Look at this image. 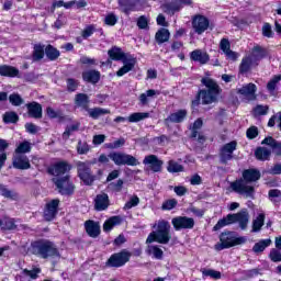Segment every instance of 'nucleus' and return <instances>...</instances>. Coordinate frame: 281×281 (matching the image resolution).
<instances>
[{"label":"nucleus","mask_w":281,"mask_h":281,"mask_svg":"<svg viewBox=\"0 0 281 281\" xmlns=\"http://www.w3.org/2000/svg\"><path fill=\"white\" fill-rule=\"evenodd\" d=\"M2 229H16V224H14V220H3V226Z\"/></svg>","instance_id":"obj_63"},{"label":"nucleus","mask_w":281,"mask_h":281,"mask_svg":"<svg viewBox=\"0 0 281 281\" xmlns=\"http://www.w3.org/2000/svg\"><path fill=\"white\" fill-rule=\"evenodd\" d=\"M117 23V15L115 13H108L104 18V24L113 27Z\"/></svg>","instance_id":"obj_54"},{"label":"nucleus","mask_w":281,"mask_h":281,"mask_svg":"<svg viewBox=\"0 0 281 281\" xmlns=\"http://www.w3.org/2000/svg\"><path fill=\"white\" fill-rule=\"evenodd\" d=\"M201 82L207 89L200 90L198 93L199 100H201L202 104H212V102H216V98H218V93H221V87H218V83L210 77L202 78Z\"/></svg>","instance_id":"obj_3"},{"label":"nucleus","mask_w":281,"mask_h":281,"mask_svg":"<svg viewBox=\"0 0 281 281\" xmlns=\"http://www.w3.org/2000/svg\"><path fill=\"white\" fill-rule=\"evenodd\" d=\"M58 205H60V200L54 199L50 200L44 210V218L45 221H54L56 215L58 214Z\"/></svg>","instance_id":"obj_17"},{"label":"nucleus","mask_w":281,"mask_h":281,"mask_svg":"<svg viewBox=\"0 0 281 281\" xmlns=\"http://www.w3.org/2000/svg\"><path fill=\"white\" fill-rule=\"evenodd\" d=\"M9 102L13 105V106H21V104H23V102H25L23 100L22 97H20L19 93H12L9 95Z\"/></svg>","instance_id":"obj_50"},{"label":"nucleus","mask_w":281,"mask_h":281,"mask_svg":"<svg viewBox=\"0 0 281 281\" xmlns=\"http://www.w3.org/2000/svg\"><path fill=\"white\" fill-rule=\"evenodd\" d=\"M0 76L4 78H24L27 82L36 80V76L32 71H0Z\"/></svg>","instance_id":"obj_21"},{"label":"nucleus","mask_w":281,"mask_h":281,"mask_svg":"<svg viewBox=\"0 0 281 281\" xmlns=\"http://www.w3.org/2000/svg\"><path fill=\"white\" fill-rule=\"evenodd\" d=\"M255 157L258 161H269V159H271V149L267 147H258L255 150Z\"/></svg>","instance_id":"obj_27"},{"label":"nucleus","mask_w":281,"mask_h":281,"mask_svg":"<svg viewBox=\"0 0 281 281\" xmlns=\"http://www.w3.org/2000/svg\"><path fill=\"white\" fill-rule=\"evenodd\" d=\"M269 245H271V239H261L259 243L255 244L252 251H255V254H262Z\"/></svg>","instance_id":"obj_39"},{"label":"nucleus","mask_w":281,"mask_h":281,"mask_svg":"<svg viewBox=\"0 0 281 281\" xmlns=\"http://www.w3.org/2000/svg\"><path fill=\"white\" fill-rule=\"evenodd\" d=\"M87 113L92 120H98L102 115H110L111 110L104 108H88Z\"/></svg>","instance_id":"obj_25"},{"label":"nucleus","mask_w":281,"mask_h":281,"mask_svg":"<svg viewBox=\"0 0 281 281\" xmlns=\"http://www.w3.org/2000/svg\"><path fill=\"white\" fill-rule=\"evenodd\" d=\"M90 147L87 142L79 140L77 144V153L78 155H87L89 153Z\"/></svg>","instance_id":"obj_52"},{"label":"nucleus","mask_w":281,"mask_h":281,"mask_svg":"<svg viewBox=\"0 0 281 281\" xmlns=\"http://www.w3.org/2000/svg\"><path fill=\"white\" fill-rule=\"evenodd\" d=\"M167 170L168 172L175 173V172H183L184 168H183V165H180L175 160H169Z\"/></svg>","instance_id":"obj_42"},{"label":"nucleus","mask_w":281,"mask_h":281,"mask_svg":"<svg viewBox=\"0 0 281 281\" xmlns=\"http://www.w3.org/2000/svg\"><path fill=\"white\" fill-rule=\"evenodd\" d=\"M82 78L86 82H90L91 85H95L100 81V72L98 71H85L82 74Z\"/></svg>","instance_id":"obj_34"},{"label":"nucleus","mask_w":281,"mask_h":281,"mask_svg":"<svg viewBox=\"0 0 281 281\" xmlns=\"http://www.w3.org/2000/svg\"><path fill=\"white\" fill-rule=\"evenodd\" d=\"M203 126V120L201 119H198L194 123H193V126H192V134H191V137L195 138L198 137L199 142H203L205 139V136H202L199 134V131H201Z\"/></svg>","instance_id":"obj_32"},{"label":"nucleus","mask_w":281,"mask_h":281,"mask_svg":"<svg viewBox=\"0 0 281 281\" xmlns=\"http://www.w3.org/2000/svg\"><path fill=\"white\" fill-rule=\"evenodd\" d=\"M31 150H32V143L24 140L16 146L13 155H25Z\"/></svg>","instance_id":"obj_35"},{"label":"nucleus","mask_w":281,"mask_h":281,"mask_svg":"<svg viewBox=\"0 0 281 281\" xmlns=\"http://www.w3.org/2000/svg\"><path fill=\"white\" fill-rule=\"evenodd\" d=\"M78 89V81L76 79H67V90L68 91H76Z\"/></svg>","instance_id":"obj_64"},{"label":"nucleus","mask_w":281,"mask_h":281,"mask_svg":"<svg viewBox=\"0 0 281 281\" xmlns=\"http://www.w3.org/2000/svg\"><path fill=\"white\" fill-rule=\"evenodd\" d=\"M194 218L188 216H177L171 220V225L176 232L181 229H194Z\"/></svg>","instance_id":"obj_13"},{"label":"nucleus","mask_w":281,"mask_h":281,"mask_svg":"<svg viewBox=\"0 0 281 281\" xmlns=\"http://www.w3.org/2000/svg\"><path fill=\"white\" fill-rule=\"evenodd\" d=\"M80 128V123H75L66 127L65 132L63 133L64 139H69L72 133H76Z\"/></svg>","instance_id":"obj_48"},{"label":"nucleus","mask_w":281,"mask_h":281,"mask_svg":"<svg viewBox=\"0 0 281 281\" xmlns=\"http://www.w3.org/2000/svg\"><path fill=\"white\" fill-rule=\"evenodd\" d=\"M187 115H188V111L179 110L178 112L172 113L168 117V120H169V122H175L176 124H179V122H183V120H186Z\"/></svg>","instance_id":"obj_37"},{"label":"nucleus","mask_w":281,"mask_h":281,"mask_svg":"<svg viewBox=\"0 0 281 281\" xmlns=\"http://www.w3.org/2000/svg\"><path fill=\"white\" fill-rule=\"evenodd\" d=\"M76 167L81 181H83L86 186H92L95 181V176L91 175V165L89 162L78 161Z\"/></svg>","instance_id":"obj_10"},{"label":"nucleus","mask_w":281,"mask_h":281,"mask_svg":"<svg viewBox=\"0 0 281 281\" xmlns=\"http://www.w3.org/2000/svg\"><path fill=\"white\" fill-rule=\"evenodd\" d=\"M46 115L49 117V120H63V117H65L61 110H55L52 106L46 108Z\"/></svg>","instance_id":"obj_40"},{"label":"nucleus","mask_w":281,"mask_h":281,"mask_svg":"<svg viewBox=\"0 0 281 281\" xmlns=\"http://www.w3.org/2000/svg\"><path fill=\"white\" fill-rule=\"evenodd\" d=\"M86 232L91 238H98V236H100V224L93 221H87Z\"/></svg>","instance_id":"obj_24"},{"label":"nucleus","mask_w":281,"mask_h":281,"mask_svg":"<svg viewBox=\"0 0 281 281\" xmlns=\"http://www.w3.org/2000/svg\"><path fill=\"white\" fill-rule=\"evenodd\" d=\"M238 143L236 140H232L223 145L220 149V161L222 164H227V161H232L234 159V150H236Z\"/></svg>","instance_id":"obj_12"},{"label":"nucleus","mask_w":281,"mask_h":281,"mask_svg":"<svg viewBox=\"0 0 281 281\" xmlns=\"http://www.w3.org/2000/svg\"><path fill=\"white\" fill-rule=\"evenodd\" d=\"M35 249L36 255L40 256V258H60L58 248H56V245L52 241H42L35 247Z\"/></svg>","instance_id":"obj_7"},{"label":"nucleus","mask_w":281,"mask_h":281,"mask_svg":"<svg viewBox=\"0 0 281 281\" xmlns=\"http://www.w3.org/2000/svg\"><path fill=\"white\" fill-rule=\"evenodd\" d=\"M0 194L1 196H4V199H11V201H16L19 199V193L8 189L4 184H0Z\"/></svg>","instance_id":"obj_33"},{"label":"nucleus","mask_w":281,"mask_h":281,"mask_svg":"<svg viewBox=\"0 0 281 281\" xmlns=\"http://www.w3.org/2000/svg\"><path fill=\"white\" fill-rule=\"evenodd\" d=\"M154 227H156V231H153L148 235L146 244L150 245L153 243H159L160 245H168L172 238L170 235V223H168V221L161 220L158 221Z\"/></svg>","instance_id":"obj_2"},{"label":"nucleus","mask_w":281,"mask_h":281,"mask_svg":"<svg viewBox=\"0 0 281 281\" xmlns=\"http://www.w3.org/2000/svg\"><path fill=\"white\" fill-rule=\"evenodd\" d=\"M69 170H71V165L65 161H60L50 167L48 172L55 178H63V175H66V172H69Z\"/></svg>","instance_id":"obj_20"},{"label":"nucleus","mask_w":281,"mask_h":281,"mask_svg":"<svg viewBox=\"0 0 281 281\" xmlns=\"http://www.w3.org/2000/svg\"><path fill=\"white\" fill-rule=\"evenodd\" d=\"M3 122L5 124H16L19 122V115L16 112H7L3 115Z\"/></svg>","instance_id":"obj_47"},{"label":"nucleus","mask_w":281,"mask_h":281,"mask_svg":"<svg viewBox=\"0 0 281 281\" xmlns=\"http://www.w3.org/2000/svg\"><path fill=\"white\" fill-rule=\"evenodd\" d=\"M256 91H258V88L254 83H247L237 89V93L241 95L243 100L246 102H254V100L258 98Z\"/></svg>","instance_id":"obj_14"},{"label":"nucleus","mask_w":281,"mask_h":281,"mask_svg":"<svg viewBox=\"0 0 281 281\" xmlns=\"http://www.w3.org/2000/svg\"><path fill=\"white\" fill-rule=\"evenodd\" d=\"M269 258L272 262H281V250L273 248L269 254Z\"/></svg>","instance_id":"obj_58"},{"label":"nucleus","mask_w":281,"mask_h":281,"mask_svg":"<svg viewBox=\"0 0 281 281\" xmlns=\"http://www.w3.org/2000/svg\"><path fill=\"white\" fill-rule=\"evenodd\" d=\"M246 243L247 237H238L236 233L226 232L221 234L220 243L215 245V249L216 251H223V249H229L237 245H245Z\"/></svg>","instance_id":"obj_6"},{"label":"nucleus","mask_w":281,"mask_h":281,"mask_svg":"<svg viewBox=\"0 0 281 281\" xmlns=\"http://www.w3.org/2000/svg\"><path fill=\"white\" fill-rule=\"evenodd\" d=\"M135 58H127L123 60V67L119 71H132L135 69Z\"/></svg>","instance_id":"obj_49"},{"label":"nucleus","mask_w":281,"mask_h":281,"mask_svg":"<svg viewBox=\"0 0 281 281\" xmlns=\"http://www.w3.org/2000/svg\"><path fill=\"white\" fill-rule=\"evenodd\" d=\"M233 223H238L240 229H247V225H249V212L241 210L238 213L228 214L226 217L220 220L213 229L214 232H218L225 225H233Z\"/></svg>","instance_id":"obj_5"},{"label":"nucleus","mask_w":281,"mask_h":281,"mask_svg":"<svg viewBox=\"0 0 281 281\" xmlns=\"http://www.w3.org/2000/svg\"><path fill=\"white\" fill-rule=\"evenodd\" d=\"M192 3V0H176L173 2H168L167 4L162 5L164 12L166 14H175L176 12H179L184 5H190Z\"/></svg>","instance_id":"obj_18"},{"label":"nucleus","mask_w":281,"mask_h":281,"mask_svg":"<svg viewBox=\"0 0 281 281\" xmlns=\"http://www.w3.org/2000/svg\"><path fill=\"white\" fill-rule=\"evenodd\" d=\"M110 205L109 201V194L106 193H100L94 199V207L98 210V212H102L104 210H108Z\"/></svg>","instance_id":"obj_22"},{"label":"nucleus","mask_w":281,"mask_h":281,"mask_svg":"<svg viewBox=\"0 0 281 281\" xmlns=\"http://www.w3.org/2000/svg\"><path fill=\"white\" fill-rule=\"evenodd\" d=\"M143 164L146 166L147 170H151V172H161L164 168V161L159 160V158L155 155L146 156Z\"/></svg>","instance_id":"obj_16"},{"label":"nucleus","mask_w":281,"mask_h":281,"mask_svg":"<svg viewBox=\"0 0 281 281\" xmlns=\"http://www.w3.org/2000/svg\"><path fill=\"white\" fill-rule=\"evenodd\" d=\"M191 60H195L196 63H201V65H205V63L210 60V55L203 50L196 49L191 53Z\"/></svg>","instance_id":"obj_28"},{"label":"nucleus","mask_w":281,"mask_h":281,"mask_svg":"<svg viewBox=\"0 0 281 281\" xmlns=\"http://www.w3.org/2000/svg\"><path fill=\"white\" fill-rule=\"evenodd\" d=\"M177 207V200H167L166 202L162 203L161 209L162 210H175Z\"/></svg>","instance_id":"obj_61"},{"label":"nucleus","mask_w":281,"mask_h":281,"mask_svg":"<svg viewBox=\"0 0 281 281\" xmlns=\"http://www.w3.org/2000/svg\"><path fill=\"white\" fill-rule=\"evenodd\" d=\"M111 60H124V58H126V55L124 54V52H122V48L120 47H112L109 52H108Z\"/></svg>","instance_id":"obj_36"},{"label":"nucleus","mask_w":281,"mask_h":281,"mask_svg":"<svg viewBox=\"0 0 281 281\" xmlns=\"http://www.w3.org/2000/svg\"><path fill=\"white\" fill-rule=\"evenodd\" d=\"M147 256H153L156 260H161L164 258V250L159 246L148 245L146 248Z\"/></svg>","instance_id":"obj_29"},{"label":"nucleus","mask_w":281,"mask_h":281,"mask_svg":"<svg viewBox=\"0 0 281 281\" xmlns=\"http://www.w3.org/2000/svg\"><path fill=\"white\" fill-rule=\"evenodd\" d=\"M156 41L157 43H167V41L170 40V31H168L167 29H160L157 33H156Z\"/></svg>","instance_id":"obj_38"},{"label":"nucleus","mask_w":281,"mask_h":281,"mask_svg":"<svg viewBox=\"0 0 281 281\" xmlns=\"http://www.w3.org/2000/svg\"><path fill=\"white\" fill-rule=\"evenodd\" d=\"M280 80H281V75H277L267 83V89L271 93V95H273L278 87V82H280Z\"/></svg>","instance_id":"obj_45"},{"label":"nucleus","mask_w":281,"mask_h":281,"mask_svg":"<svg viewBox=\"0 0 281 281\" xmlns=\"http://www.w3.org/2000/svg\"><path fill=\"white\" fill-rule=\"evenodd\" d=\"M132 254L127 250H122L112 255L105 262V267H124L128 260H131Z\"/></svg>","instance_id":"obj_11"},{"label":"nucleus","mask_w":281,"mask_h":281,"mask_svg":"<svg viewBox=\"0 0 281 281\" xmlns=\"http://www.w3.org/2000/svg\"><path fill=\"white\" fill-rule=\"evenodd\" d=\"M124 144H126V139L121 137V138L114 140L113 143L106 144V148H110V150H115L117 148H122V146H124Z\"/></svg>","instance_id":"obj_53"},{"label":"nucleus","mask_w":281,"mask_h":281,"mask_svg":"<svg viewBox=\"0 0 281 281\" xmlns=\"http://www.w3.org/2000/svg\"><path fill=\"white\" fill-rule=\"evenodd\" d=\"M192 27L195 34H203L210 27V20L201 14L194 15L192 18Z\"/></svg>","instance_id":"obj_15"},{"label":"nucleus","mask_w":281,"mask_h":281,"mask_svg":"<svg viewBox=\"0 0 281 281\" xmlns=\"http://www.w3.org/2000/svg\"><path fill=\"white\" fill-rule=\"evenodd\" d=\"M45 54H46L47 58H49V60H56L60 56V52L58 49L54 48V46H52V45H48L46 47Z\"/></svg>","instance_id":"obj_44"},{"label":"nucleus","mask_w":281,"mask_h":281,"mask_svg":"<svg viewBox=\"0 0 281 281\" xmlns=\"http://www.w3.org/2000/svg\"><path fill=\"white\" fill-rule=\"evenodd\" d=\"M122 223V217L120 215L110 217L104 224H103V232H111L115 226L120 225Z\"/></svg>","instance_id":"obj_30"},{"label":"nucleus","mask_w":281,"mask_h":281,"mask_svg":"<svg viewBox=\"0 0 281 281\" xmlns=\"http://www.w3.org/2000/svg\"><path fill=\"white\" fill-rule=\"evenodd\" d=\"M139 205V198L137 195H133L130 201H127L124 205V210H131L133 207H137Z\"/></svg>","instance_id":"obj_55"},{"label":"nucleus","mask_w":281,"mask_h":281,"mask_svg":"<svg viewBox=\"0 0 281 281\" xmlns=\"http://www.w3.org/2000/svg\"><path fill=\"white\" fill-rule=\"evenodd\" d=\"M44 57H45V46L41 44H35L32 53V60L34 61L43 60Z\"/></svg>","instance_id":"obj_31"},{"label":"nucleus","mask_w":281,"mask_h":281,"mask_svg":"<svg viewBox=\"0 0 281 281\" xmlns=\"http://www.w3.org/2000/svg\"><path fill=\"white\" fill-rule=\"evenodd\" d=\"M261 175L258 169H246L243 171L241 178L231 182V189L237 194H244L246 199H254L256 188L252 183L259 181Z\"/></svg>","instance_id":"obj_1"},{"label":"nucleus","mask_w":281,"mask_h":281,"mask_svg":"<svg viewBox=\"0 0 281 281\" xmlns=\"http://www.w3.org/2000/svg\"><path fill=\"white\" fill-rule=\"evenodd\" d=\"M146 117H148V113H142V112H136L133 113L128 116V122H142V120H146Z\"/></svg>","instance_id":"obj_51"},{"label":"nucleus","mask_w":281,"mask_h":281,"mask_svg":"<svg viewBox=\"0 0 281 281\" xmlns=\"http://www.w3.org/2000/svg\"><path fill=\"white\" fill-rule=\"evenodd\" d=\"M202 273L205 277L213 278V280H221V272L216 270H204Z\"/></svg>","instance_id":"obj_60"},{"label":"nucleus","mask_w":281,"mask_h":281,"mask_svg":"<svg viewBox=\"0 0 281 281\" xmlns=\"http://www.w3.org/2000/svg\"><path fill=\"white\" fill-rule=\"evenodd\" d=\"M89 95L86 93H78L75 97V104L76 106H79L80 109H83L85 111L89 110Z\"/></svg>","instance_id":"obj_26"},{"label":"nucleus","mask_w":281,"mask_h":281,"mask_svg":"<svg viewBox=\"0 0 281 281\" xmlns=\"http://www.w3.org/2000/svg\"><path fill=\"white\" fill-rule=\"evenodd\" d=\"M26 109L31 117H35V120H41V117H43V106L41 103L31 102L26 104Z\"/></svg>","instance_id":"obj_23"},{"label":"nucleus","mask_w":281,"mask_h":281,"mask_svg":"<svg viewBox=\"0 0 281 281\" xmlns=\"http://www.w3.org/2000/svg\"><path fill=\"white\" fill-rule=\"evenodd\" d=\"M265 56V48L260 46H256L252 49V54L248 57H245L240 65V71H249V69H254L256 65H258L259 58Z\"/></svg>","instance_id":"obj_9"},{"label":"nucleus","mask_w":281,"mask_h":281,"mask_svg":"<svg viewBox=\"0 0 281 281\" xmlns=\"http://www.w3.org/2000/svg\"><path fill=\"white\" fill-rule=\"evenodd\" d=\"M94 32H95V25L91 24V25L86 26L81 31V36H82V38H89V36H93Z\"/></svg>","instance_id":"obj_57"},{"label":"nucleus","mask_w":281,"mask_h":281,"mask_svg":"<svg viewBox=\"0 0 281 281\" xmlns=\"http://www.w3.org/2000/svg\"><path fill=\"white\" fill-rule=\"evenodd\" d=\"M156 95H159V91L153 89L147 90L145 93L139 95L140 104H148V98H155Z\"/></svg>","instance_id":"obj_41"},{"label":"nucleus","mask_w":281,"mask_h":281,"mask_svg":"<svg viewBox=\"0 0 281 281\" xmlns=\"http://www.w3.org/2000/svg\"><path fill=\"white\" fill-rule=\"evenodd\" d=\"M12 166L16 170H30L32 165L30 164V158L25 155L13 154Z\"/></svg>","instance_id":"obj_19"},{"label":"nucleus","mask_w":281,"mask_h":281,"mask_svg":"<svg viewBox=\"0 0 281 281\" xmlns=\"http://www.w3.org/2000/svg\"><path fill=\"white\" fill-rule=\"evenodd\" d=\"M265 225V213L259 214L256 220L252 221V232H260Z\"/></svg>","instance_id":"obj_43"},{"label":"nucleus","mask_w":281,"mask_h":281,"mask_svg":"<svg viewBox=\"0 0 281 281\" xmlns=\"http://www.w3.org/2000/svg\"><path fill=\"white\" fill-rule=\"evenodd\" d=\"M109 159H111L115 166H139V160L135 156L122 151H112L109 154V157L102 154L99 157V162L109 164Z\"/></svg>","instance_id":"obj_4"},{"label":"nucleus","mask_w":281,"mask_h":281,"mask_svg":"<svg viewBox=\"0 0 281 281\" xmlns=\"http://www.w3.org/2000/svg\"><path fill=\"white\" fill-rule=\"evenodd\" d=\"M255 115H267L269 113V105H257L254 109Z\"/></svg>","instance_id":"obj_59"},{"label":"nucleus","mask_w":281,"mask_h":281,"mask_svg":"<svg viewBox=\"0 0 281 281\" xmlns=\"http://www.w3.org/2000/svg\"><path fill=\"white\" fill-rule=\"evenodd\" d=\"M38 273H41V268H33L32 270H22V276H25V278H30V280H36L38 278Z\"/></svg>","instance_id":"obj_46"},{"label":"nucleus","mask_w":281,"mask_h":281,"mask_svg":"<svg viewBox=\"0 0 281 281\" xmlns=\"http://www.w3.org/2000/svg\"><path fill=\"white\" fill-rule=\"evenodd\" d=\"M137 26L139 27V30H147L148 29V18H146L144 15L138 18Z\"/></svg>","instance_id":"obj_62"},{"label":"nucleus","mask_w":281,"mask_h":281,"mask_svg":"<svg viewBox=\"0 0 281 281\" xmlns=\"http://www.w3.org/2000/svg\"><path fill=\"white\" fill-rule=\"evenodd\" d=\"M53 182L55 183L59 194L64 196H69L76 190V186L71 182V176L66 175L61 178H53Z\"/></svg>","instance_id":"obj_8"},{"label":"nucleus","mask_w":281,"mask_h":281,"mask_svg":"<svg viewBox=\"0 0 281 281\" xmlns=\"http://www.w3.org/2000/svg\"><path fill=\"white\" fill-rule=\"evenodd\" d=\"M109 188L112 192H122V188H124V180L119 179L116 182L110 183Z\"/></svg>","instance_id":"obj_56"}]
</instances>
